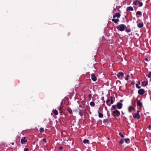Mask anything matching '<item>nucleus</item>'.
Here are the masks:
<instances>
[{"mask_svg":"<svg viewBox=\"0 0 151 151\" xmlns=\"http://www.w3.org/2000/svg\"><path fill=\"white\" fill-rule=\"evenodd\" d=\"M79 106V107H80V108H82V106H81V105H80Z\"/></svg>","mask_w":151,"mask_h":151,"instance_id":"nucleus-46","label":"nucleus"},{"mask_svg":"<svg viewBox=\"0 0 151 151\" xmlns=\"http://www.w3.org/2000/svg\"><path fill=\"white\" fill-rule=\"evenodd\" d=\"M121 14L119 13H116L114 15H113V17L114 18L116 17H117L118 18H119L120 17Z\"/></svg>","mask_w":151,"mask_h":151,"instance_id":"nucleus-10","label":"nucleus"},{"mask_svg":"<svg viewBox=\"0 0 151 151\" xmlns=\"http://www.w3.org/2000/svg\"><path fill=\"white\" fill-rule=\"evenodd\" d=\"M139 111L137 110V113L136 114H133V116L134 118H136L139 119L140 118V116L139 114Z\"/></svg>","mask_w":151,"mask_h":151,"instance_id":"nucleus-2","label":"nucleus"},{"mask_svg":"<svg viewBox=\"0 0 151 151\" xmlns=\"http://www.w3.org/2000/svg\"><path fill=\"white\" fill-rule=\"evenodd\" d=\"M53 113L55 115H58V112L57 110L56 109L53 110Z\"/></svg>","mask_w":151,"mask_h":151,"instance_id":"nucleus-18","label":"nucleus"},{"mask_svg":"<svg viewBox=\"0 0 151 151\" xmlns=\"http://www.w3.org/2000/svg\"><path fill=\"white\" fill-rule=\"evenodd\" d=\"M42 141H43V142H45V143H46V139L45 138L43 139H42Z\"/></svg>","mask_w":151,"mask_h":151,"instance_id":"nucleus-37","label":"nucleus"},{"mask_svg":"<svg viewBox=\"0 0 151 151\" xmlns=\"http://www.w3.org/2000/svg\"><path fill=\"white\" fill-rule=\"evenodd\" d=\"M83 142L84 144L87 143L88 144H89V140L88 139H84L83 140Z\"/></svg>","mask_w":151,"mask_h":151,"instance_id":"nucleus-19","label":"nucleus"},{"mask_svg":"<svg viewBox=\"0 0 151 151\" xmlns=\"http://www.w3.org/2000/svg\"><path fill=\"white\" fill-rule=\"evenodd\" d=\"M119 135L122 138H124V135L122 134V132H120L119 133Z\"/></svg>","mask_w":151,"mask_h":151,"instance_id":"nucleus-29","label":"nucleus"},{"mask_svg":"<svg viewBox=\"0 0 151 151\" xmlns=\"http://www.w3.org/2000/svg\"><path fill=\"white\" fill-rule=\"evenodd\" d=\"M111 104L110 103H108V104H106L108 106H111Z\"/></svg>","mask_w":151,"mask_h":151,"instance_id":"nucleus-43","label":"nucleus"},{"mask_svg":"<svg viewBox=\"0 0 151 151\" xmlns=\"http://www.w3.org/2000/svg\"><path fill=\"white\" fill-rule=\"evenodd\" d=\"M125 31L126 32L128 33L130 32L131 31V30L130 29H127Z\"/></svg>","mask_w":151,"mask_h":151,"instance_id":"nucleus-32","label":"nucleus"},{"mask_svg":"<svg viewBox=\"0 0 151 151\" xmlns=\"http://www.w3.org/2000/svg\"><path fill=\"white\" fill-rule=\"evenodd\" d=\"M145 60H146V61H148V59L146 58H145Z\"/></svg>","mask_w":151,"mask_h":151,"instance_id":"nucleus-45","label":"nucleus"},{"mask_svg":"<svg viewBox=\"0 0 151 151\" xmlns=\"http://www.w3.org/2000/svg\"><path fill=\"white\" fill-rule=\"evenodd\" d=\"M138 3H139V6H142L143 5V3L142 2H138Z\"/></svg>","mask_w":151,"mask_h":151,"instance_id":"nucleus-30","label":"nucleus"},{"mask_svg":"<svg viewBox=\"0 0 151 151\" xmlns=\"http://www.w3.org/2000/svg\"><path fill=\"white\" fill-rule=\"evenodd\" d=\"M138 27L139 28H142L144 26V24L143 22H142L141 23H140L139 24H138Z\"/></svg>","mask_w":151,"mask_h":151,"instance_id":"nucleus-16","label":"nucleus"},{"mask_svg":"<svg viewBox=\"0 0 151 151\" xmlns=\"http://www.w3.org/2000/svg\"><path fill=\"white\" fill-rule=\"evenodd\" d=\"M11 144L12 145H14V142H12L11 143Z\"/></svg>","mask_w":151,"mask_h":151,"instance_id":"nucleus-48","label":"nucleus"},{"mask_svg":"<svg viewBox=\"0 0 151 151\" xmlns=\"http://www.w3.org/2000/svg\"><path fill=\"white\" fill-rule=\"evenodd\" d=\"M138 83L139 84H140V82L139 81H138Z\"/></svg>","mask_w":151,"mask_h":151,"instance_id":"nucleus-44","label":"nucleus"},{"mask_svg":"<svg viewBox=\"0 0 151 151\" xmlns=\"http://www.w3.org/2000/svg\"><path fill=\"white\" fill-rule=\"evenodd\" d=\"M129 77V75H127V77H126L125 78V79L127 80V81L128 80V78Z\"/></svg>","mask_w":151,"mask_h":151,"instance_id":"nucleus-34","label":"nucleus"},{"mask_svg":"<svg viewBox=\"0 0 151 151\" xmlns=\"http://www.w3.org/2000/svg\"><path fill=\"white\" fill-rule=\"evenodd\" d=\"M116 105H113L112 106V109H115L116 108Z\"/></svg>","mask_w":151,"mask_h":151,"instance_id":"nucleus-28","label":"nucleus"},{"mask_svg":"<svg viewBox=\"0 0 151 151\" xmlns=\"http://www.w3.org/2000/svg\"><path fill=\"white\" fill-rule=\"evenodd\" d=\"M134 108L133 106H130L128 108V111L129 112H131L132 110H134Z\"/></svg>","mask_w":151,"mask_h":151,"instance_id":"nucleus-11","label":"nucleus"},{"mask_svg":"<svg viewBox=\"0 0 151 151\" xmlns=\"http://www.w3.org/2000/svg\"><path fill=\"white\" fill-rule=\"evenodd\" d=\"M116 28L118 30L123 31L127 29V27L126 25L123 24H120L116 27Z\"/></svg>","mask_w":151,"mask_h":151,"instance_id":"nucleus-1","label":"nucleus"},{"mask_svg":"<svg viewBox=\"0 0 151 151\" xmlns=\"http://www.w3.org/2000/svg\"><path fill=\"white\" fill-rule=\"evenodd\" d=\"M78 110H79V114L80 115V116H81V109H78Z\"/></svg>","mask_w":151,"mask_h":151,"instance_id":"nucleus-36","label":"nucleus"},{"mask_svg":"<svg viewBox=\"0 0 151 151\" xmlns=\"http://www.w3.org/2000/svg\"><path fill=\"white\" fill-rule=\"evenodd\" d=\"M150 81L151 82V78L150 79Z\"/></svg>","mask_w":151,"mask_h":151,"instance_id":"nucleus-50","label":"nucleus"},{"mask_svg":"<svg viewBox=\"0 0 151 151\" xmlns=\"http://www.w3.org/2000/svg\"><path fill=\"white\" fill-rule=\"evenodd\" d=\"M122 114H124V113H123V112H122Z\"/></svg>","mask_w":151,"mask_h":151,"instance_id":"nucleus-49","label":"nucleus"},{"mask_svg":"<svg viewBox=\"0 0 151 151\" xmlns=\"http://www.w3.org/2000/svg\"><path fill=\"white\" fill-rule=\"evenodd\" d=\"M124 140L126 143H129V139L128 138L126 139H124Z\"/></svg>","mask_w":151,"mask_h":151,"instance_id":"nucleus-23","label":"nucleus"},{"mask_svg":"<svg viewBox=\"0 0 151 151\" xmlns=\"http://www.w3.org/2000/svg\"><path fill=\"white\" fill-rule=\"evenodd\" d=\"M95 103L93 101H91L90 103V105L91 106H93L95 105Z\"/></svg>","mask_w":151,"mask_h":151,"instance_id":"nucleus-21","label":"nucleus"},{"mask_svg":"<svg viewBox=\"0 0 151 151\" xmlns=\"http://www.w3.org/2000/svg\"><path fill=\"white\" fill-rule=\"evenodd\" d=\"M108 119H104L103 121V122L104 123H105L106 122H108Z\"/></svg>","mask_w":151,"mask_h":151,"instance_id":"nucleus-27","label":"nucleus"},{"mask_svg":"<svg viewBox=\"0 0 151 151\" xmlns=\"http://www.w3.org/2000/svg\"><path fill=\"white\" fill-rule=\"evenodd\" d=\"M139 2V1L137 0L134 1L133 2V4L135 5H137V3Z\"/></svg>","mask_w":151,"mask_h":151,"instance_id":"nucleus-22","label":"nucleus"},{"mask_svg":"<svg viewBox=\"0 0 151 151\" xmlns=\"http://www.w3.org/2000/svg\"><path fill=\"white\" fill-rule=\"evenodd\" d=\"M148 78H150L151 77V72H150L149 73V74L147 76Z\"/></svg>","mask_w":151,"mask_h":151,"instance_id":"nucleus-33","label":"nucleus"},{"mask_svg":"<svg viewBox=\"0 0 151 151\" xmlns=\"http://www.w3.org/2000/svg\"><path fill=\"white\" fill-rule=\"evenodd\" d=\"M136 87L138 88L139 89L141 88V86H139L138 84H137L136 85Z\"/></svg>","mask_w":151,"mask_h":151,"instance_id":"nucleus-31","label":"nucleus"},{"mask_svg":"<svg viewBox=\"0 0 151 151\" xmlns=\"http://www.w3.org/2000/svg\"><path fill=\"white\" fill-rule=\"evenodd\" d=\"M27 140L26 139V137H23L21 139V142L22 144H24L25 143L27 142Z\"/></svg>","mask_w":151,"mask_h":151,"instance_id":"nucleus-6","label":"nucleus"},{"mask_svg":"<svg viewBox=\"0 0 151 151\" xmlns=\"http://www.w3.org/2000/svg\"><path fill=\"white\" fill-rule=\"evenodd\" d=\"M61 107H59V110H60V109H61Z\"/></svg>","mask_w":151,"mask_h":151,"instance_id":"nucleus-47","label":"nucleus"},{"mask_svg":"<svg viewBox=\"0 0 151 151\" xmlns=\"http://www.w3.org/2000/svg\"><path fill=\"white\" fill-rule=\"evenodd\" d=\"M134 10V9L132 6H129L127 7V11H132Z\"/></svg>","mask_w":151,"mask_h":151,"instance_id":"nucleus-13","label":"nucleus"},{"mask_svg":"<svg viewBox=\"0 0 151 151\" xmlns=\"http://www.w3.org/2000/svg\"><path fill=\"white\" fill-rule=\"evenodd\" d=\"M92 96V94H89L88 95V98L89 99H90V97L91 96Z\"/></svg>","mask_w":151,"mask_h":151,"instance_id":"nucleus-41","label":"nucleus"},{"mask_svg":"<svg viewBox=\"0 0 151 151\" xmlns=\"http://www.w3.org/2000/svg\"><path fill=\"white\" fill-rule=\"evenodd\" d=\"M116 106L119 109H121L123 106V104H122L120 103L119 102H118L116 104Z\"/></svg>","mask_w":151,"mask_h":151,"instance_id":"nucleus-5","label":"nucleus"},{"mask_svg":"<svg viewBox=\"0 0 151 151\" xmlns=\"http://www.w3.org/2000/svg\"><path fill=\"white\" fill-rule=\"evenodd\" d=\"M137 105L138 106L140 107H142L143 106L142 103L141 102V100H139L137 101Z\"/></svg>","mask_w":151,"mask_h":151,"instance_id":"nucleus-9","label":"nucleus"},{"mask_svg":"<svg viewBox=\"0 0 151 151\" xmlns=\"http://www.w3.org/2000/svg\"><path fill=\"white\" fill-rule=\"evenodd\" d=\"M67 111L70 114H72V111L70 108L69 107H68L67 108Z\"/></svg>","mask_w":151,"mask_h":151,"instance_id":"nucleus-14","label":"nucleus"},{"mask_svg":"<svg viewBox=\"0 0 151 151\" xmlns=\"http://www.w3.org/2000/svg\"><path fill=\"white\" fill-rule=\"evenodd\" d=\"M148 128L150 130L151 129V125H150L149 126V127H148Z\"/></svg>","mask_w":151,"mask_h":151,"instance_id":"nucleus-40","label":"nucleus"},{"mask_svg":"<svg viewBox=\"0 0 151 151\" xmlns=\"http://www.w3.org/2000/svg\"><path fill=\"white\" fill-rule=\"evenodd\" d=\"M29 149L27 148H24V151H28Z\"/></svg>","mask_w":151,"mask_h":151,"instance_id":"nucleus-38","label":"nucleus"},{"mask_svg":"<svg viewBox=\"0 0 151 151\" xmlns=\"http://www.w3.org/2000/svg\"><path fill=\"white\" fill-rule=\"evenodd\" d=\"M98 113H99L98 116L99 118H102L103 116V114L101 113H100V111H98Z\"/></svg>","mask_w":151,"mask_h":151,"instance_id":"nucleus-15","label":"nucleus"},{"mask_svg":"<svg viewBox=\"0 0 151 151\" xmlns=\"http://www.w3.org/2000/svg\"><path fill=\"white\" fill-rule=\"evenodd\" d=\"M145 92L144 89L142 88L140 89L138 91V93L140 95H142Z\"/></svg>","mask_w":151,"mask_h":151,"instance_id":"nucleus-4","label":"nucleus"},{"mask_svg":"<svg viewBox=\"0 0 151 151\" xmlns=\"http://www.w3.org/2000/svg\"><path fill=\"white\" fill-rule=\"evenodd\" d=\"M63 149L62 147L61 146L59 147V149L60 150H62Z\"/></svg>","mask_w":151,"mask_h":151,"instance_id":"nucleus-39","label":"nucleus"},{"mask_svg":"<svg viewBox=\"0 0 151 151\" xmlns=\"http://www.w3.org/2000/svg\"><path fill=\"white\" fill-rule=\"evenodd\" d=\"M124 73L122 72H119L117 75V76L119 78H120V76L121 77H123V76H124Z\"/></svg>","mask_w":151,"mask_h":151,"instance_id":"nucleus-8","label":"nucleus"},{"mask_svg":"<svg viewBox=\"0 0 151 151\" xmlns=\"http://www.w3.org/2000/svg\"><path fill=\"white\" fill-rule=\"evenodd\" d=\"M142 84L144 86H147L148 84V82L147 81H143L142 83Z\"/></svg>","mask_w":151,"mask_h":151,"instance_id":"nucleus-17","label":"nucleus"},{"mask_svg":"<svg viewBox=\"0 0 151 151\" xmlns=\"http://www.w3.org/2000/svg\"><path fill=\"white\" fill-rule=\"evenodd\" d=\"M91 79L94 81H95L96 80V77L94 74L93 73L91 74Z\"/></svg>","mask_w":151,"mask_h":151,"instance_id":"nucleus-7","label":"nucleus"},{"mask_svg":"<svg viewBox=\"0 0 151 151\" xmlns=\"http://www.w3.org/2000/svg\"><path fill=\"white\" fill-rule=\"evenodd\" d=\"M113 114H114V115H117V116H119L120 114L119 111L117 110H116L113 111Z\"/></svg>","mask_w":151,"mask_h":151,"instance_id":"nucleus-3","label":"nucleus"},{"mask_svg":"<svg viewBox=\"0 0 151 151\" xmlns=\"http://www.w3.org/2000/svg\"><path fill=\"white\" fill-rule=\"evenodd\" d=\"M124 141V139H122L119 142V144L121 145L123 144Z\"/></svg>","mask_w":151,"mask_h":151,"instance_id":"nucleus-20","label":"nucleus"},{"mask_svg":"<svg viewBox=\"0 0 151 151\" xmlns=\"http://www.w3.org/2000/svg\"><path fill=\"white\" fill-rule=\"evenodd\" d=\"M110 101V100L109 99H107L106 101V104H108V103H109Z\"/></svg>","mask_w":151,"mask_h":151,"instance_id":"nucleus-35","label":"nucleus"},{"mask_svg":"<svg viewBox=\"0 0 151 151\" xmlns=\"http://www.w3.org/2000/svg\"><path fill=\"white\" fill-rule=\"evenodd\" d=\"M134 84V81H132V82L131 83V84L132 85H133Z\"/></svg>","mask_w":151,"mask_h":151,"instance_id":"nucleus-42","label":"nucleus"},{"mask_svg":"<svg viewBox=\"0 0 151 151\" xmlns=\"http://www.w3.org/2000/svg\"><path fill=\"white\" fill-rule=\"evenodd\" d=\"M141 12L140 11L137 12L136 13V15H141Z\"/></svg>","mask_w":151,"mask_h":151,"instance_id":"nucleus-26","label":"nucleus"},{"mask_svg":"<svg viewBox=\"0 0 151 151\" xmlns=\"http://www.w3.org/2000/svg\"><path fill=\"white\" fill-rule=\"evenodd\" d=\"M44 129L43 128L41 127L40 128V130H39V131L40 132L42 133V132H44Z\"/></svg>","mask_w":151,"mask_h":151,"instance_id":"nucleus-25","label":"nucleus"},{"mask_svg":"<svg viewBox=\"0 0 151 151\" xmlns=\"http://www.w3.org/2000/svg\"><path fill=\"white\" fill-rule=\"evenodd\" d=\"M113 97L111 96V97H110V103L111 104H112L113 103V102H114V101H113Z\"/></svg>","mask_w":151,"mask_h":151,"instance_id":"nucleus-24","label":"nucleus"},{"mask_svg":"<svg viewBox=\"0 0 151 151\" xmlns=\"http://www.w3.org/2000/svg\"><path fill=\"white\" fill-rule=\"evenodd\" d=\"M112 21L115 23H117L119 21V19H115L114 18H113L112 19Z\"/></svg>","mask_w":151,"mask_h":151,"instance_id":"nucleus-12","label":"nucleus"}]
</instances>
